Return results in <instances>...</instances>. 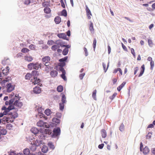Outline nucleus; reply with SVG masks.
<instances>
[{
	"mask_svg": "<svg viewBox=\"0 0 155 155\" xmlns=\"http://www.w3.org/2000/svg\"><path fill=\"white\" fill-rule=\"evenodd\" d=\"M31 132L33 134H36L38 133V130L36 127H32L31 129Z\"/></svg>",
	"mask_w": 155,
	"mask_h": 155,
	"instance_id": "24",
	"label": "nucleus"
},
{
	"mask_svg": "<svg viewBox=\"0 0 155 155\" xmlns=\"http://www.w3.org/2000/svg\"><path fill=\"white\" fill-rule=\"evenodd\" d=\"M117 93H114L112 96H110V98L111 100H112L115 98V97L117 96Z\"/></svg>",
	"mask_w": 155,
	"mask_h": 155,
	"instance_id": "51",
	"label": "nucleus"
},
{
	"mask_svg": "<svg viewBox=\"0 0 155 155\" xmlns=\"http://www.w3.org/2000/svg\"><path fill=\"white\" fill-rule=\"evenodd\" d=\"M39 117L40 118H42L43 117L45 120L47 119V117L44 114L42 113H40L39 114Z\"/></svg>",
	"mask_w": 155,
	"mask_h": 155,
	"instance_id": "32",
	"label": "nucleus"
},
{
	"mask_svg": "<svg viewBox=\"0 0 155 155\" xmlns=\"http://www.w3.org/2000/svg\"><path fill=\"white\" fill-rule=\"evenodd\" d=\"M34 81H33V80L32 79L31 80V82H32V84L34 85H35L36 84H37L41 82V80L39 79H37V78H35V77H34L33 78Z\"/></svg>",
	"mask_w": 155,
	"mask_h": 155,
	"instance_id": "8",
	"label": "nucleus"
},
{
	"mask_svg": "<svg viewBox=\"0 0 155 155\" xmlns=\"http://www.w3.org/2000/svg\"><path fill=\"white\" fill-rule=\"evenodd\" d=\"M61 15L66 17L67 16V12L65 9H64L61 12Z\"/></svg>",
	"mask_w": 155,
	"mask_h": 155,
	"instance_id": "47",
	"label": "nucleus"
},
{
	"mask_svg": "<svg viewBox=\"0 0 155 155\" xmlns=\"http://www.w3.org/2000/svg\"><path fill=\"white\" fill-rule=\"evenodd\" d=\"M2 109L5 110L4 112H3V114L5 115L6 114V113L9 112L10 110H9L8 108H6L5 107H3L2 108Z\"/></svg>",
	"mask_w": 155,
	"mask_h": 155,
	"instance_id": "30",
	"label": "nucleus"
},
{
	"mask_svg": "<svg viewBox=\"0 0 155 155\" xmlns=\"http://www.w3.org/2000/svg\"><path fill=\"white\" fill-rule=\"evenodd\" d=\"M48 150V147L45 145H43L41 149V151L44 153H46Z\"/></svg>",
	"mask_w": 155,
	"mask_h": 155,
	"instance_id": "23",
	"label": "nucleus"
},
{
	"mask_svg": "<svg viewBox=\"0 0 155 155\" xmlns=\"http://www.w3.org/2000/svg\"><path fill=\"white\" fill-rule=\"evenodd\" d=\"M50 60V58L48 56H46L42 58V61L43 62H45V65H47L48 62Z\"/></svg>",
	"mask_w": 155,
	"mask_h": 155,
	"instance_id": "7",
	"label": "nucleus"
},
{
	"mask_svg": "<svg viewBox=\"0 0 155 155\" xmlns=\"http://www.w3.org/2000/svg\"><path fill=\"white\" fill-rule=\"evenodd\" d=\"M29 48L32 50L35 49V45L32 44L31 45L29 46Z\"/></svg>",
	"mask_w": 155,
	"mask_h": 155,
	"instance_id": "55",
	"label": "nucleus"
},
{
	"mask_svg": "<svg viewBox=\"0 0 155 155\" xmlns=\"http://www.w3.org/2000/svg\"><path fill=\"white\" fill-rule=\"evenodd\" d=\"M31 2L30 0H26L25 1L24 3L25 4L28 5Z\"/></svg>",
	"mask_w": 155,
	"mask_h": 155,
	"instance_id": "64",
	"label": "nucleus"
},
{
	"mask_svg": "<svg viewBox=\"0 0 155 155\" xmlns=\"http://www.w3.org/2000/svg\"><path fill=\"white\" fill-rule=\"evenodd\" d=\"M101 134L103 138H105L107 136V133L106 130L104 129H102L101 130Z\"/></svg>",
	"mask_w": 155,
	"mask_h": 155,
	"instance_id": "25",
	"label": "nucleus"
},
{
	"mask_svg": "<svg viewBox=\"0 0 155 155\" xmlns=\"http://www.w3.org/2000/svg\"><path fill=\"white\" fill-rule=\"evenodd\" d=\"M67 59V57H65L64 58H61L59 60V61L60 62H64Z\"/></svg>",
	"mask_w": 155,
	"mask_h": 155,
	"instance_id": "54",
	"label": "nucleus"
},
{
	"mask_svg": "<svg viewBox=\"0 0 155 155\" xmlns=\"http://www.w3.org/2000/svg\"><path fill=\"white\" fill-rule=\"evenodd\" d=\"M124 126L123 124H122L119 127L120 130L121 131H122L124 130Z\"/></svg>",
	"mask_w": 155,
	"mask_h": 155,
	"instance_id": "48",
	"label": "nucleus"
},
{
	"mask_svg": "<svg viewBox=\"0 0 155 155\" xmlns=\"http://www.w3.org/2000/svg\"><path fill=\"white\" fill-rule=\"evenodd\" d=\"M57 36L61 38H62L64 40H68V39L65 33H59L57 35Z\"/></svg>",
	"mask_w": 155,
	"mask_h": 155,
	"instance_id": "10",
	"label": "nucleus"
},
{
	"mask_svg": "<svg viewBox=\"0 0 155 155\" xmlns=\"http://www.w3.org/2000/svg\"><path fill=\"white\" fill-rule=\"evenodd\" d=\"M102 64H103V66L104 70L105 72L107 71V69H108V68L109 66V61L107 63V67L106 68V64H105L103 62V63Z\"/></svg>",
	"mask_w": 155,
	"mask_h": 155,
	"instance_id": "20",
	"label": "nucleus"
},
{
	"mask_svg": "<svg viewBox=\"0 0 155 155\" xmlns=\"http://www.w3.org/2000/svg\"><path fill=\"white\" fill-rule=\"evenodd\" d=\"M14 95V94L13 93H12V94L10 95V96L12 98V99H14V102L15 101V100H16V97H15V96H13Z\"/></svg>",
	"mask_w": 155,
	"mask_h": 155,
	"instance_id": "53",
	"label": "nucleus"
},
{
	"mask_svg": "<svg viewBox=\"0 0 155 155\" xmlns=\"http://www.w3.org/2000/svg\"><path fill=\"white\" fill-rule=\"evenodd\" d=\"M152 134L150 133H148V134L146 136V139H149L151 138V135Z\"/></svg>",
	"mask_w": 155,
	"mask_h": 155,
	"instance_id": "58",
	"label": "nucleus"
},
{
	"mask_svg": "<svg viewBox=\"0 0 155 155\" xmlns=\"http://www.w3.org/2000/svg\"><path fill=\"white\" fill-rule=\"evenodd\" d=\"M97 43V41L95 38H94L93 43V46L94 48V51L96 48V45Z\"/></svg>",
	"mask_w": 155,
	"mask_h": 155,
	"instance_id": "46",
	"label": "nucleus"
},
{
	"mask_svg": "<svg viewBox=\"0 0 155 155\" xmlns=\"http://www.w3.org/2000/svg\"><path fill=\"white\" fill-rule=\"evenodd\" d=\"M8 117V120L9 121V123L11 122L12 123L14 121V120L13 119V118L10 117V115H9V117Z\"/></svg>",
	"mask_w": 155,
	"mask_h": 155,
	"instance_id": "49",
	"label": "nucleus"
},
{
	"mask_svg": "<svg viewBox=\"0 0 155 155\" xmlns=\"http://www.w3.org/2000/svg\"><path fill=\"white\" fill-rule=\"evenodd\" d=\"M151 68V70H152L154 66V63L153 61H151L150 62Z\"/></svg>",
	"mask_w": 155,
	"mask_h": 155,
	"instance_id": "56",
	"label": "nucleus"
},
{
	"mask_svg": "<svg viewBox=\"0 0 155 155\" xmlns=\"http://www.w3.org/2000/svg\"><path fill=\"white\" fill-rule=\"evenodd\" d=\"M130 51L131 53L132 54L134 55V56H135V54L134 49L133 48H131L130 49Z\"/></svg>",
	"mask_w": 155,
	"mask_h": 155,
	"instance_id": "59",
	"label": "nucleus"
},
{
	"mask_svg": "<svg viewBox=\"0 0 155 155\" xmlns=\"http://www.w3.org/2000/svg\"><path fill=\"white\" fill-rule=\"evenodd\" d=\"M32 76V74L30 73H28L25 75V78L26 79L29 80L31 77Z\"/></svg>",
	"mask_w": 155,
	"mask_h": 155,
	"instance_id": "29",
	"label": "nucleus"
},
{
	"mask_svg": "<svg viewBox=\"0 0 155 155\" xmlns=\"http://www.w3.org/2000/svg\"><path fill=\"white\" fill-rule=\"evenodd\" d=\"M52 121L57 124H59L60 122V120L59 119L56 118H54L52 119Z\"/></svg>",
	"mask_w": 155,
	"mask_h": 155,
	"instance_id": "43",
	"label": "nucleus"
},
{
	"mask_svg": "<svg viewBox=\"0 0 155 155\" xmlns=\"http://www.w3.org/2000/svg\"><path fill=\"white\" fill-rule=\"evenodd\" d=\"M48 146L52 150L54 149L55 148L54 145L51 142L49 143H48Z\"/></svg>",
	"mask_w": 155,
	"mask_h": 155,
	"instance_id": "44",
	"label": "nucleus"
},
{
	"mask_svg": "<svg viewBox=\"0 0 155 155\" xmlns=\"http://www.w3.org/2000/svg\"><path fill=\"white\" fill-rule=\"evenodd\" d=\"M44 133L45 134L50 135L52 133V131L49 129H46L45 130Z\"/></svg>",
	"mask_w": 155,
	"mask_h": 155,
	"instance_id": "27",
	"label": "nucleus"
},
{
	"mask_svg": "<svg viewBox=\"0 0 155 155\" xmlns=\"http://www.w3.org/2000/svg\"><path fill=\"white\" fill-rule=\"evenodd\" d=\"M25 60L28 62H30L31 61L33 60V58L30 56H25Z\"/></svg>",
	"mask_w": 155,
	"mask_h": 155,
	"instance_id": "17",
	"label": "nucleus"
},
{
	"mask_svg": "<svg viewBox=\"0 0 155 155\" xmlns=\"http://www.w3.org/2000/svg\"><path fill=\"white\" fill-rule=\"evenodd\" d=\"M138 70V68L136 67L134 68V74L135 75Z\"/></svg>",
	"mask_w": 155,
	"mask_h": 155,
	"instance_id": "62",
	"label": "nucleus"
},
{
	"mask_svg": "<svg viewBox=\"0 0 155 155\" xmlns=\"http://www.w3.org/2000/svg\"><path fill=\"white\" fill-rule=\"evenodd\" d=\"M45 13L46 14H49L51 12V10L50 8L48 7H45L44 9Z\"/></svg>",
	"mask_w": 155,
	"mask_h": 155,
	"instance_id": "22",
	"label": "nucleus"
},
{
	"mask_svg": "<svg viewBox=\"0 0 155 155\" xmlns=\"http://www.w3.org/2000/svg\"><path fill=\"white\" fill-rule=\"evenodd\" d=\"M68 52V48H64L62 54L64 55H66Z\"/></svg>",
	"mask_w": 155,
	"mask_h": 155,
	"instance_id": "39",
	"label": "nucleus"
},
{
	"mask_svg": "<svg viewBox=\"0 0 155 155\" xmlns=\"http://www.w3.org/2000/svg\"><path fill=\"white\" fill-rule=\"evenodd\" d=\"M45 68L44 71L46 73H48L53 68V67L49 66V65H45Z\"/></svg>",
	"mask_w": 155,
	"mask_h": 155,
	"instance_id": "11",
	"label": "nucleus"
},
{
	"mask_svg": "<svg viewBox=\"0 0 155 155\" xmlns=\"http://www.w3.org/2000/svg\"><path fill=\"white\" fill-rule=\"evenodd\" d=\"M61 130L59 127L54 128L53 130V135L55 136H57L60 134Z\"/></svg>",
	"mask_w": 155,
	"mask_h": 155,
	"instance_id": "5",
	"label": "nucleus"
},
{
	"mask_svg": "<svg viewBox=\"0 0 155 155\" xmlns=\"http://www.w3.org/2000/svg\"><path fill=\"white\" fill-rule=\"evenodd\" d=\"M143 152V153L145 154H148L149 151L150 150L148 147L147 146H146L144 149L143 150L142 149V151Z\"/></svg>",
	"mask_w": 155,
	"mask_h": 155,
	"instance_id": "15",
	"label": "nucleus"
},
{
	"mask_svg": "<svg viewBox=\"0 0 155 155\" xmlns=\"http://www.w3.org/2000/svg\"><path fill=\"white\" fill-rule=\"evenodd\" d=\"M15 97H16V99L13 104L16 107H21L22 106L23 103L19 101L20 97H19V95L17 94L15 95Z\"/></svg>",
	"mask_w": 155,
	"mask_h": 155,
	"instance_id": "2",
	"label": "nucleus"
},
{
	"mask_svg": "<svg viewBox=\"0 0 155 155\" xmlns=\"http://www.w3.org/2000/svg\"><path fill=\"white\" fill-rule=\"evenodd\" d=\"M90 24L89 25V29L91 33L93 34L94 33V29L93 27V24L91 21H90Z\"/></svg>",
	"mask_w": 155,
	"mask_h": 155,
	"instance_id": "12",
	"label": "nucleus"
},
{
	"mask_svg": "<svg viewBox=\"0 0 155 155\" xmlns=\"http://www.w3.org/2000/svg\"><path fill=\"white\" fill-rule=\"evenodd\" d=\"M7 131L5 129H1L0 130V134L2 135H4L6 134Z\"/></svg>",
	"mask_w": 155,
	"mask_h": 155,
	"instance_id": "41",
	"label": "nucleus"
},
{
	"mask_svg": "<svg viewBox=\"0 0 155 155\" xmlns=\"http://www.w3.org/2000/svg\"><path fill=\"white\" fill-rule=\"evenodd\" d=\"M148 45L150 46V47L152 46L153 43L152 41L151 40L149 39L148 40Z\"/></svg>",
	"mask_w": 155,
	"mask_h": 155,
	"instance_id": "52",
	"label": "nucleus"
},
{
	"mask_svg": "<svg viewBox=\"0 0 155 155\" xmlns=\"http://www.w3.org/2000/svg\"><path fill=\"white\" fill-rule=\"evenodd\" d=\"M60 71L62 72V74L61 75V77L64 81L67 80V78L65 75L66 74L65 71L63 67H61L59 68Z\"/></svg>",
	"mask_w": 155,
	"mask_h": 155,
	"instance_id": "4",
	"label": "nucleus"
},
{
	"mask_svg": "<svg viewBox=\"0 0 155 155\" xmlns=\"http://www.w3.org/2000/svg\"><path fill=\"white\" fill-rule=\"evenodd\" d=\"M59 47H60L58 45H54L52 46L51 48L52 50L55 51Z\"/></svg>",
	"mask_w": 155,
	"mask_h": 155,
	"instance_id": "38",
	"label": "nucleus"
},
{
	"mask_svg": "<svg viewBox=\"0 0 155 155\" xmlns=\"http://www.w3.org/2000/svg\"><path fill=\"white\" fill-rule=\"evenodd\" d=\"M140 69H141L140 71V73L139 75H138L139 77H140L141 76H142V75H143V73L144 72V71L145 70V66H144V64H143L141 66Z\"/></svg>",
	"mask_w": 155,
	"mask_h": 155,
	"instance_id": "16",
	"label": "nucleus"
},
{
	"mask_svg": "<svg viewBox=\"0 0 155 155\" xmlns=\"http://www.w3.org/2000/svg\"><path fill=\"white\" fill-rule=\"evenodd\" d=\"M60 2L61 4V6L64 8H65V5L64 3V1L63 0H61Z\"/></svg>",
	"mask_w": 155,
	"mask_h": 155,
	"instance_id": "57",
	"label": "nucleus"
},
{
	"mask_svg": "<svg viewBox=\"0 0 155 155\" xmlns=\"http://www.w3.org/2000/svg\"><path fill=\"white\" fill-rule=\"evenodd\" d=\"M9 70V68L7 66L2 71V73L3 74L6 75L7 74Z\"/></svg>",
	"mask_w": 155,
	"mask_h": 155,
	"instance_id": "18",
	"label": "nucleus"
},
{
	"mask_svg": "<svg viewBox=\"0 0 155 155\" xmlns=\"http://www.w3.org/2000/svg\"><path fill=\"white\" fill-rule=\"evenodd\" d=\"M33 91L35 93L39 94L41 91V89L40 87H36L34 88Z\"/></svg>",
	"mask_w": 155,
	"mask_h": 155,
	"instance_id": "13",
	"label": "nucleus"
},
{
	"mask_svg": "<svg viewBox=\"0 0 155 155\" xmlns=\"http://www.w3.org/2000/svg\"><path fill=\"white\" fill-rule=\"evenodd\" d=\"M8 120V117L6 116H4L2 119V123L3 124L5 123V122L7 123H9Z\"/></svg>",
	"mask_w": 155,
	"mask_h": 155,
	"instance_id": "31",
	"label": "nucleus"
},
{
	"mask_svg": "<svg viewBox=\"0 0 155 155\" xmlns=\"http://www.w3.org/2000/svg\"><path fill=\"white\" fill-rule=\"evenodd\" d=\"M96 93H97L96 90H94L93 92L92 95L93 98L95 100H97L96 97Z\"/></svg>",
	"mask_w": 155,
	"mask_h": 155,
	"instance_id": "33",
	"label": "nucleus"
},
{
	"mask_svg": "<svg viewBox=\"0 0 155 155\" xmlns=\"http://www.w3.org/2000/svg\"><path fill=\"white\" fill-rule=\"evenodd\" d=\"M14 102V99H10L9 101H6L5 104L6 105L12 104Z\"/></svg>",
	"mask_w": 155,
	"mask_h": 155,
	"instance_id": "35",
	"label": "nucleus"
},
{
	"mask_svg": "<svg viewBox=\"0 0 155 155\" xmlns=\"http://www.w3.org/2000/svg\"><path fill=\"white\" fill-rule=\"evenodd\" d=\"M86 15L87 16V18L88 19H90L91 18V16L92 15V14L91 11L87 5L86 6Z\"/></svg>",
	"mask_w": 155,
	"mask_h": 155,
	"instance_id": "9",
	"label": "nucleus"
},
{
	"mask_svg": "<svg viewBox=\"0 0 155 155\" xmlns=\"http://www.w3.org/2000/svg\"><path fill=\"white\" fill-rule=\"evenodd\" d=\"M54 20L56 24H58L61 22V19L59 17L57 16L55 18Z\"/></svg>",
	"mask_w": 155,
	"mask_h": 155,
	"instance_id": "21",
	"label": "nucleus"
},
{
	"mask_svg": "<svg viewBox=\"0 0 155 155\" xmlns=\"http://www.w3.org/2000/svg\"><path fill=\"white\" fill-rule=\"evenodd\" d=\"M64 103H59L60 109L61 110H63L64 108Z\"/></svg>",
	"mask_w": 155,
	"mask_h": 155,
	"instance_id": "36",
	"label": "nucleus"
},
{
	"mask_svg": "<svg viewBox=\"0 0 155 155\" xmlns=\"http://www.w3.org/2000/svg\"><path fill=\"white\" fill-rule=\"evenodd\" d=\"M58 71L56 70H53L51 71L50 73L51 76L52 77H55L57 76L58 75Z\"/></svg>",
	"mask_w": 155,
	"mask_h": 155,
	"instance_id": "14",
	"label": "nucleus"
},
{
	"mask_svg": "<svg viewBox=\"0 0 155 155\" xmlns=\"http://www.w3.org/2000/svg\"><path fill=\"white\" fill-rule=\"evenodd\" d=\"M9 78H6L5 80H4L2 81V82L3 83H5L6 82H8L9 80Z\"/></svg>",
	"mask_w": 155,
	"mask_h": 155,
	"instance_id": "61",
	"label": "nucleus"
},
{
	"mask_svg": "<svg viewBox=\"0 0 155 155\" xmlns=\"http://www.w3.org/2000/svg\"><path fill=\"white\" fill-rule=\"evenodd\" d=\"M63 87L61 85H60L58 87L57 91L59 92H61L63 91Z\"/></svg>",
	"mask_w": 155,
	"mask_h": 155,
	"instance_id": "34",
	"label": "nucleus"
},
{
	"mask_svg": "<svg viewBox=\"0 0 155 155\" xmlns=\"http://www.w3.org/2000/svg\"><path fill=\"white\" fill-rule=\"evenodd\" d=\"M23 153L25 155H29L30 154V151L28 148L25 149L24 150Z\"/></svg>",
	"mask_w": 155,
	"mask_h": 155,
	"instance_id": "26",
	"label": "nucleus"
},
{
	"mask_svg": "<svg viewBox=\"0 0 155 155\" xmlns=\"http://www.w3.org/2000/svg\"><path fill=\"white\" fill-rule=\"evenodd\" d=\"M10 117H12L14 120L18 116V114L17 113H15L14 114H11L10 115Z\"/></svg>",
	"mask_w": 155,
	"mask_h": 155,
	"instance_id": "40",
	"label": "nucleus"
},
{
	"mask_svg": "<svg viewBox=\"0 0 155 155\" xmlns=\"http://www.w3.org/2000/svg\"><path fill=\"white\" fill-rule=\"evenodd\" d=\"M31 74L32 75H33L35 77V76H38L39 73L38 71L34 70L32 71Z\"/></svg>",
	"mask_w": 155,
	"mask_h": 155,
	"instance_id": "28",
	"label": "nucleus"
},
{
	"mask_svg": "<svg viewBox=\"0 0 155 155\" xmlns=\"http://www.w3.org/2000/svg\"><path fill=\"white\" fill-rule=\"evenodd\" d=\"M15 87L12 85L11 83H9L7 85L6 88L7 91L8 92H10L12 91L14 89Z\"/></svg>",
	"mask_w": 155,
	"mask_h": 155,
	"instance_id": "6",
	"label": "nucleus"
},
{
	"mask_svg": "<svg viewBox=\"0 0 155 155\" xmlns=\"http://www.w3.org/2000/svg\"><path fill=\"white\" fill-rule=\"evenodd\" d=\"M62 102L65 103L66 102V97L64 94H63L61 99Z\"/></svg>",
	"mask_w": 155,
	"mask_h": 155,
	"instance_id": "42",
	"label": "nucleus"
},
{
	"mask_svg": "<svg viewBox=\"0 0 155 155\" xmlns=\"http://www.w3.org/2000/svg\"><path fill=\"white\" fill-rule=\"evenodd\" d=\"M85 75V73H83L81 74H80L79 75V78L81 79H82L83 78V77Z\"/></svg>",
	"mask_w": 155,
	"mask_h": 155,
	"instance_id": "60",
	"label": "nucleus"
},
{
	"mask_svg": "<svg viewBox=\"0 0 155 155\" xmlns=\"http://www.w3.org/2000/svg\"><path fill=\"white\" fill-rule=\"evenodd\" d=\"M29 51V50L26 48H24L21 50V51L24 53L28 52Z\"/></svg>",
	"mask_w": 155,
	"mask_h": 155,
	"instance_id": "45",
	"label": "nucleus"
},
{
	"mask_svg": "<svg viewBox=\"0 0 155 155\" xmlns=\"http://www.w3.org/2000/svg\"><path fill=\"white\" fill-rule=\"evenodd\" d=\"M13 126L12 125L10 124H8L6 125V128L9 130H11L12 129Z\"/></svg>",
	"mask_w": 155,
	"mask_h": 155,
	"instance_id": "50",
	"label": "nucleus"
},
{
	"mask_svg": "<svg viewBox=\"0 0 155 155\" xmlns=\"http://www.w3.org/2000/svg\"><path fill=\"white\" fill-rule=\"evenodd\" d=\"M9 108V110H11L14 109V106L12 105V104L9 105V106L8 107Z\"/></svg>",
	"mask_w": 155,
	"mask_h": 155,
	"instance_id": "63",
	"label": "nucleus"
},
{
	"mask_svg": "<svg viewBox=\"0 0 155 155\" xmlns=\"http://www.w3.org/2000/svg\"><path fill=\"white\" fill-rule=\"evenodd\" d=\"M45 114L47 116L49 115L51 113V111L49 109H47L45 111Z\"/></svg>",
	"mask_w": 155,
	"mask_h": 155,
	"instance_id": "37",
	"label": "nucleus"
},
{
	"mask_svg": "<svg viewBox=\"0 0 155 155\" xmlns=\"http://www.w3.org/2000/svg\"><path fill=\"white\" fill-rule=\"evenodd\" d=\"M41 64H39L38 62L35 63H30L28 65V68L30 70H31L33 69L37 70L39 68L41 69Z\"/></svg>",
	"mask_w": 155,
	"mask_h": 155,
	"instance_id": "1",
	"label": "nucleus"
},
{
	"mask_svg": "<svg viewBox=\"0 0 155 155\" xmlns=\"http://www.w3.org/2000/svg\"><path fill=\"white\" fill-rule=\"evenodd\" d=\"M41 141H38V140H36L35 141V143L32 144L30 147V149L32 151H35L37 148V147L39 146L40 144H41Z\"/></svg>",
	"mask_w": 155,
	"mask_h": 155,
	"instance_id": "3",
	"label": "nucleus"
},
{
	"mask_svg": "<svg viewBox=\"0 0 155 155\" xmlns=\"http://www.w3.org/2000/svg\"><path fill=\"white\" fill-rule=\"evenodd\" d=\"M45 124V122L42 120H40L37 123V126L40 127L44 126Z\"/></svg>",
	"mask_w": 155,
	"mask_h": 155,
	"instance_id": "19",
	"label": "nucleus"
}]
</instances>
